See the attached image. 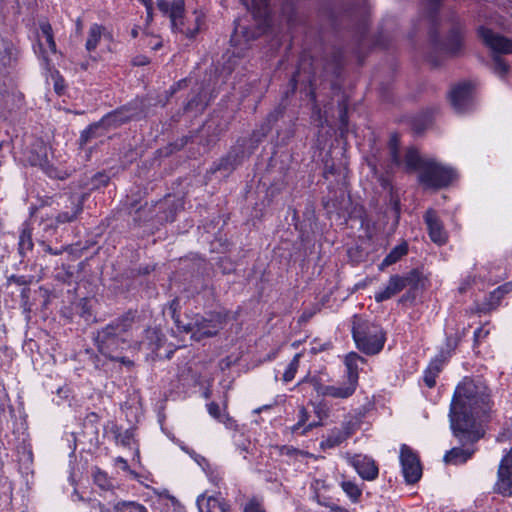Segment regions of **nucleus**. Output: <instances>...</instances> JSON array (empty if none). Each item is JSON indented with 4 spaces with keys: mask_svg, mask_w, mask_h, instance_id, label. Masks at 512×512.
I'll list each match as a JSON object with an SVG mask.
<instances>
[{
    "mask_svg": "<svg viewBox=\"0 0 512 512\" xmlns=\"http://www.w3.org/2000/svg\"><path fill=\"white\" fill-rule=\"evenodd\" d=\"M462 47V37L458 30L452 31L446 49L451 54H456Z\"/></svg>",
    "mask_w": 512,
    "mask_h": 512,
    "instance_id": "obj_33",
    "label": "nucleus"
},
{
    "mask_svg": "<svg viewBox=\"0 0 512 512\" xmlns=\"http://www.w3.org/2000/svg\"><path fill=\"white\" fill-rule=\"evenodd\" d=\"M449 98L451 105L457 112L468 111L472 106V85L463 82L454 86L450 91Z\"/></svg>",
    "mask_w": 512,
    "mask_h": 512,
    "instance_id": "obj_10",
    "label": "nucleus"
},
{
    "mask_svg": "<svg viewBox=\"0 0 512 512\" xmlns=\"http://www.w3.org/2000/svg\"><path fill=\"white\" fill-rule=\"evenodd\" d=\"M245 5L247 10L251 11L254 19L258 24V29L256 32L251 33L248 29L241 27L240 24H237L235 27L236 33H243L244 36L249 40L256 38L260 34L264 33L269 26V8H268V0H241Z\"/></svg>",
    "mask_w": 512,
    "mask_h": 512,
    "instance_id": "obj_7",
    "label": "nucleus"
},
{
    "mask_svg": "<svg viewBox=\"0 0 512 512\" xmlns=\"http://www.w3.org/2000/svg\"><path fill=\"white\" fill-rule=\"evenodd\" d=\"M315 412H316V414H317V416H318V418H319V420H318V421H319L320 423H321V421H322V419H323L324 417H327V413H326L325 411H323V410L320 408V406H318V407L315 409Z\"/></svg>",
    "mask_w": 512,
    "mask_h": 512,
    "instance_id": "obj_48",
    "label": "nucleus"
},
{
    "mask_svg": "<svg viewBox=\"0 0 512 512\" xmlns=\"http://www.w3.org/2000/svg\"><path fill=\"white\" fill-rule=\"evenodd\" d=\"M456 177L457 173L452 167L429 158L421 166L419 182L425 188L440 189L451 184Z\"/></svg>",
    "mask_w": 512,
    "mask_h": 512,
    "instance_id": "obj_6",
    "label": "nucleus"
},
{
    "mask_svg": "<svg viewBox=\"0 0 512 512\" xmlns=\"http://www.w3.org/2000/svg\"><path fill=\"white\" fill-rule=\"evenodd\" d=\"M207 407H208V412H209V414H210L212 417H214V418L218 419L219 421H221V422L225 423L227 426H230L231 421H232V420H231V418H230V417H228V416H227V415H225V414H223V415H222V414L220 413V408H219L218 404H216V403H210V404H208V406H207Z\"/></svg>",
    "mask_w": 512,
    "mask_h": 512,
    "instance_id": "obj_36",
    "label": "nucleus"
},
{
    "mask_svg": "<svg viewBox=\"0 0 512 512\" xmlns=\"http://www.w3.org/2000/svg\"><path fill=\"white\" fill-rule=\"evenodd\" d=\"M341 488L352 502H357L362 494L361 489L352 481L344 480Z\"/></svg>",
    "mask_w": 512,
    "mask_h": 512,
    "instance_id": "obj_30",
    "label": "nucleus"
},
{
    "mask_svg": "<svg viewBox=\"0 0 512 512\" xmlns=\"http://www.w3.org/2000/svg\"><path fill=\"white\" fill-rule=\"evenodd\" d=\"M138 1L141 2L143 5H148L151 0H138Z\"/></svg>",
    "mask_w": 512,
    "mask_h": 512,
    "instance_id": "obj_55",
    "label": "nucleus"
},
{
    "mask_svg": "<svg viewBox=\"0 0 512 512\" xmlns=\"http://www.w3.org/2000/svg\"><path fill=\"white\" fill-rule=\"evenodd\" d=\"M183 22L186 27H188V26L193 27L194 26V12L192 13L191 16H185L183 14Z\"/></svg>",
    "mask_w": 512,
    "mask_h": 512,
    "instance_id": "obj_47",
    "label": "nucleus"
},
{
    "mask_svg": "<svg viewBox=\"0 0 512 512\" xmlns=\"http://www.w3.org/2000/svg\"><path fill=\"white\" fill-rule=\"evenodd\" d=\"M407 252H408V245L406 243H401V244L397 245L383 259L382 263L379 266L380 270H383L385 267H388V266L396 263L404 255H406Z\"/></svg>",
    "mask_w": 512,
    "mask_h": 512,
    "instance_id": "obj_21",
    "label": "nucleus"
},
{
    "mask_svg": "<svg viewBox=\"0 0 512 512\" xmlns=\"http://www.w3.org/2000/svg\"><path fill=\"white\" fill-rule=\"evenodd\" d=\"M102 36H105V28L97 23L90 26L85 48L88 52L95 51Z\"/></svg>",
    "mask_w": 512,
    "mask_h": 512,
    "instance_id": "obj_19",
    "label": "nucleus"
},
{
    "mask_svg": "<svg viewBox=\"0 0 512 512\" xmlns=\"http://www.w3.org/2000/svg\"><path fill=\"white\" fill-rule=\"evenodd\" d=\"M429 159H423L420 157L418 151L414 148H409L405 154V166L408 170H419L421 172V166Z\"/></svg>",
    "mask_w": 512,
    "mask_h": 512,
    "instance_id": "obj_23",
    "label": "nucleus"
},
{
    "mask_svg": "<svg viewBox=\"0 0 512 512\" xmlns=\"http://www.w3.org/2000/svg\"><path fill=\"white\" fill-rule=\"evenodd\" d=\"M39 47L42 51L43 58L47 61L48 54L56 53V44L54 41L52 27L48 22L40 24Z\"/></svg>",
    "mask_w": 512,
    "mask_h": 512,
    "instance_id": "obj_15",
    "label": "nucleus"
},
{
    "mask_svg": "<svg viewBox=\"0 0 512 512\" xmlns=\"http://www.w3.org/2000/svg\"><path fill=\"white\" fill-rule=\"evenodd\" d=\"M498 278H500V276H494V277L490 276V277L487 278V280L489 282H496L498 280Z\"/></svg>",
    "mask_w": 512,
    "mask_h": 512,
    "instance_id": "obj_52",
    "label": "nucleus"
},
{
    "mask_svg": "<svg viewBox=\"0 0 512 512\" xmlns=\"http://www.w3.org/2000/svg\"><path fill=\"white\" fill-rule=\"evenodd\" d=\"M301 384H309L321 396H323L324 389L327 388V385L321 383L320 377L315 375L306 377Z\"/></svg>",
    "mask_w": 512,
    "mask_h": 512,
    "instance_id": "obj_35",
    "label": "nucleus"
},
{
    "mask_svg": "<svg viewBox=\"0 0 512 512\" xmlns=\"http://www.w3.org/2000/svg\"><path fill=\"white\" fill-rule=\"evenodd\" d=\"M400 464L402 474L408 484L418 482L422 476V467L418 456L412 451L410 447L403 444L400 449Z\"/></svg>",
    "mask_w": 512,
    "mask_h": 512,
    "instance_id": "obj_8",
    "label": "nucleus"
},
{
    "mask_svg": "<svg viewBox=\"0 0 512 512\" xmlns=\"http://www.w3.org/2000/svg\"><path fill=\"white\" fill-rule=\"evenodd\" d=\"M114 512H141L143 505L134 501H113L110 503Z\"/></svg>",
    "mask_w": 512,
    "mask_h": 512,
    "instance_id": "obj_26",
    "label": "nucleus"
},
{
    "mask_svg": "<svg viewBox=\"0 0 512 512\" xmlns=\"http://www.w3.org/2000/svg\"><path fill=\"white\" fill-rule=\"evenodd\" d=\"M353 425L348 422L343 424V431L331 434L325 441V445L329 448L335 447L346 440L353 432Z\"/></svg>",
    "mask_w": 512,
    "mask_h": 512,
    "instance_id": "obj_22",
    "label": "nucleus"
},
{
    "mask_svg": "<svg viewBox=\"0 0 512 512\" xmlns=\"http://www.w3.org/2000/svg\"><path fill=\"white\" fill-rule=\"evenodd\" d=\"M348 463L363 480L373 481L378 477L379 470L375 461L366 455L350 456L348 457Z\"/></svg>",
    "mask_w": 512,
    "mask_h": 512,
    "instance_id": "obj_12",
    "label": "nucleus"
},
{
    "mask_svg": "<svg viewBox=\"0 0 512 512\" xmlns=\"http://www.w3.org/2000/svg\"><path fill=\"white\" fill-rule=\"evenodd\" d=\"M159 47H160V44H159V43H158V44H156V45L154 46V48H155V49H157V48H159Z\"/></svg>",
    "mask_w": 512,
    "mask_h": 512,
    "instance_id": "obj_61",
    "label": "nucleus"
},
{
    "mask_svg": "<svg viewBox=\"0 0 512 512\" xmlns=\"http://www.w3.org/2000/svg\"><path fill=\"white\" fill-rule=\"evenodd\" d=\"M312 314L311 313H306L304 312L303 315H302V318H305V319H308L309 317H311Z\"/></svg>",
    "mask_w": 512,
    "mask_h": 512,
    "instance_id": "obj_54",
    "label": "nucleus"
},
{
    "mask_svg": "<svg viewBox=\"0 0 512 512\" xmlns=\"http://www.w3.org/2000/svg\"><path fill=\"white\" fill-rule=\"evenodd\" d=\"M244 512H264V509L260 502L252 499L245 505Z\"/></svg>",
    "mask_w": 512,
    "mask_h": 512,
    "instance_id": "obj_40",
    "label": "nucleus"
},
{
    "mask_svg": "<svg viewBox=\"0 0 512 512\" xmlns=\"http://www.w3.org/2000/svg\"><path fill=\"white\" fill-rule=\"evenodd\" d=\"M135 64H137V65H143V64H145V62L143 61V59H140V61H139V62H135Z\"/></svg>",
    "mask_w": 512,
    "mask_h": 512,
    "instance_id": "obj_57",
    "label": "nucleus"
},
{
    "mask_svg": "<svg viewBox=\"0 0 512 512\" xmlns=\"http://www.w3.org/2000/svg\"><path fill=\"white\" fill-rule=\"evenodd\" d=\"M146 8V21L147 23H150L153 20V2L152 0L149 2L148 5H144Z\"/></svg>",
    "mask_w": 512,
    "mask_h": 512,
    "instance_id": "obj_45",
    "label": "nucleus"
},
{
    "mask_svg": "<svg viewBox=\"0 0 512 512\" xmlns=\"http://www.w3.org/2000/svg\"><path fill=\"white\" fill-rule=\"evenodd\" d=\"M408 284V278L400 275H392L388 283L377 291L374 299L377 303L386 301L400 293Z\"/></svg>",
    "mask_w": 512,
    "mask_h": 512,
    "instance_id": "obj_13",
    "label": "nucleus"
},
{
    "mask_svg": "<svg viewBox=\"0 0 512 512\" xmlns=\"http://www.w3.org/2000/svg\"><path fill=\"white\" fill-rule=\"evenodd\" d=\"M363 359L356 353H350L345 358V365L347 369L346 378L349 379L351 374H355L356 382L358 383V362H362Z\"/></svg>",
    "mask_w": 512,
    "mask_h": 512,
    "instance_id": "obj_27",
    "label": "nucleus"
},
{
    "mask_svg": "<svg viewBox=\"0 0 512 512\" xmlns=\"http://www.w3.org/2000/svg\"><path fill=\"white\" fill-rule=\"evenodd\" d=\"M503 437H504V435H501V436H499V437L497 438V440H498V441H502V440H503Z\"/></svg>",
    "mask_w": 512,
    "mask_h": 512,
    "instance_id": "obj_59",
    "label": "nucleus"
},
{
    "mask_svg": "<svg viewBox=\"0 0 512 512\" xmlns=\"http://www.w3.org/2000/svg\"><path fill=\"white\" fill-rule=\"evenodd\" d=\"M82 212V204L78 202L71 211H64L58 214L56 223H68L74 221Z\"/></svg>",
    "mask_w": 512,
    "mask_h": 512,
    "instance_id": "obj_31",
    "label": "nucleus"
},
{
    "mask_svg": "<svg viewBox=\"0 0 512 512\" xmlns=\"http://www.w3.org/2000/svg\"><path fill=\"white\" fill-rule=\"evenodd\" d=\"M19 252L21 255H25L26 252L30 251L33 247L32 233L29 224L24 223L19 236Z\"/></svg>",
    "mask_w": 512,
    "mask_h": 512,
    "instance_id": "obj_24",
    "label": "nucleus"
},
{
    "mask_svg": "<svg viewBox=\"0 0 512 512\" xmlns=\"http://www.w3.org/2000/svg\"><path fill=\"white\" fill-rule=\"evenodd\" d=\"M132 35H133V37H136V36H137V31H136V30H133V31H132Z\"/></svg>",
    "mask_w": 512,
    "mask_h": 512,
    "instance_id": "obj_58",
    "label": "nucleus"
},
{
    "mask_svg": "<svg viewBox=\"0 0 512 512\" xmlns=\"http://www.w3.org/2000/svg\"><path fill=\"white\" fill-rule=\"evenodd\" d=\"M424 221L427 226L428 235L430 240L438 246H442L448 241V232L437 213L433 209L426 211Z\"/></svg>",
    "mask_w": 512,
    "mask_h": 512,
    "instance_id": "obj_9",
    "label": "nucleus"
},
{
    "mask_svg": "<svg viewBox=\"0 0 512 512\" xmlns=\"http://www.w3.org/2000/svg\"><path fill=\"white\" fill-rule=\"evenodd\" d=\"M512 474V448L506 452L498 466L497 478Z\"/></svg>",
    "mask_w": 512,
    "mask_h": 512,
    "instance_id": "obj_28",
    "label": "nucleus"
},
{
    "mask_svg": "<svg viewBox=\"0 0 512 512\" xmlns=\"http://www.w3.org/2000/svg\"><path fill=\"white\" fill-rule=\"evenodd\" d=\"M196 504L200 512H211L214 508H218L221 512L231 511V506L228 502L220 500L215 496H206L205 494H201L197 497Z\"/></svg>",
    "mask_w": 512,
    "mask_h": 512,
    "instance_id": "obj_17",
    "label": "nucleus"
},
{
    "mask_svg": "<svg viewBox=\"0 0 512 512\" xmlns=\"http://www.w3.org/2000/svg\"><path fill=\"white\" fill-rule=\"evenodd\" d=\"M443 366V361L436 357L433 359L426 370L424 371V382L429 387L432 388L436 384V378L440 373Z\"/></svg>",
    "mask_w": 512,
    "mask_h": 512,
    "instance_id": "obj_20",
    "label": "nucleus"
},
{
    "mask_svg": "<svg viewBox=\"0 0 512 512\" xmlns=\"http://www.w3.org/2000/svg\"><path fill=\"white\" fill-rule=\"evenodd\" d=\"M490 410L488 387L480 380L464 378L455 391L450 405V426L453 435L464 447H454L444 455V462L465 463L474 453L472 445L483 436L478 419Z\"/></svg>",
    "mask_w": 512,
    "mask_h": 512,
    "instance_id": "obj_1",
    "label": "nucleus"
},
{
    "mask_svg": "<svg viewBox=\"0 0 512 512\" xmlns=\"http://www.w3.org/2000/svg\"><path fill=\"white\" fill-rule=\"evenodd\" d=\"M488 334V331H485L483 328H478L474 332L475 341H478L481 338H484Z\"/></svg>",
    "mask_w": 512,
    "mask_h": 512,
    "instance_id": "obj_46",
    "label": "nucleus"
},
{
    "mask_svg": "<svg viewBox=\"0 0 512 512\" xmlns=\"http://www.w3.org/2000/svg\"><path fill=\"white\" fill-rule=\"evenodd\" d=\"M494 491L504 497H512V474L497 478Z\"/></svg>",
    "mask_w": 512,
    "mask_h": 512,
    "instance_id": "obj_25",
    "label": "nucleus"
},
{
    "mask_svg": "<svg viewBox=\"0 0 512 512\" xmlns=\"http://www.w3.org/2000/svg\"><path fill=\"white\" fill-rule=\"evenodd\" d=\"M309 412L304 406H300L297 414V422L289 429L291 433L298 435H305L315 427L321 425L319 421L308 422Z\"/></svg>",
    "mask_w": 512,
    "mask_h": 512,
    "instance_id": "obj_16",
    "label": "nucleus"
},
{
    "mask_svg": "<svg viewBox=\"0 0 512 512\" xmlns=\"http://www.w3.org/2000/svg\"><path fill=\"white\" fill-rule=\"evenodd\" d=\"M157 7L164 15L169 16L172 30L185 35L187 38H194L203 24L204 14L201 11L194 10V26H185L183 22L185 8L183 0H174L171 4L167 0H157Z\"/></svg>",
    "mask_w": 512,
    "mask_h": 512,
    "instance_id": "obj_5",
    "label": "nucleus"
},
{
    "mask_svg": "<svg viewBox=\"0 0 512 512\" xmlns=\"http://www.w3.org/2000/svg\"><path fill=\"white\" fill-rule=\"evenodd\" d=\"M99 509L101 512H112L110 508L106 507L104 504H99Z\"/></svg>",
    "mask_w": 512,
    "mask_h": 512,
    "instance_id": "obj_49",
    "label": "nucleus"
},
{
    "mask_svg": "<svg viewBox=\"0 0 512 512\" xmlns=\"http://www.w3.org/2000/svg\"><path fill=\"white\" fill-rule=\"evenodd\" d=\"M191 456L194 458L195 462L205 471L211 483L218 486L222 482L223 474L217 469H213L203 456L194 452L191 453Z\"/></svg>",
    "mask_w": 512,
    "mask_h": 512,
    "instance_id": "obj_18",
    "label": "nucleus"
},
{
    "mask_svg": "<svg viewBox=\"0 0 512 512\" xmlns=\"http://www.w3.org/2000/svg\"><path fill=\"white\" fill-rule=\"evenodd\" d=\"M177 305L178 303H171L174 322L180 332L190 333L191 339L195 341L212 337L223 327L225 318L220 314H210L208 318L195 315L188 322L183 323L178 316H176Z\"/></svg>",
    "mask_w": 512,
    "mask_h": 512,
    "instance_id": "obj_3",
    "label": "nucleus"
},
{
    "mask_svg": "<svg viewBox=\"0 0 512 512\" xmlns=\"http://www.w3.org/2000/svg\"><path fill=\"white\" fill-rule=\"evenodd\" d=\"M135 64H137V65H143V64H145V62L143 61V59H140V61H139V62H135Z\"/></svg>",
    "mask_w": 512,
    "mask_h": 512,
    "instance_id": "obj_56",
    "label": "nucleus"
},
{
    "mask_svg": "<svg viewBox=\"0 0 512 512\" xmlns=\"http://www.w3.org/2000/svg\"><path fill=\"white\" fill-rule=\"evenodd\" d=\"M341 122H342L343 124L346 122V112H345V111H343V112L341 113Z\"/></svg>",
    "mask_w": 512,
    "mask_h": 512,
    "instance_id": "obj_53",
    "label": "nucleus"
},
{
    "mask_svg": "<svg viewBox=\"0 0 512 512\" xmlns=\"http://www.w3.org/2000/svg\"><path fill=\"white\" fill-rule=\"evenodd\" d=\"M495 71L501 75H504L508 71V65L499 57L494 56Z\"/></svg>",
    "mask_w": 512,
    "mask_h": 512,
    "instance_id": "obj_41",
    "label": "nucleus"
},
{
    "mask_svg": "<svg viewBox=\"0 0 512 512\" xmlns=\"http://www.w3.org/2000/svg\"><path fill=\"white\" fill-rule=\"evenodd\" d=\"M460 290H461V291H465V290H466V287L461 286V287H460Z\"/></svg>",
    "mask_w": 512,
    "mask_h": 512,
    "instance_id": "obj_60",
    "label": "nucleus"
},
{
    "mask_svg": "<svg viewBox=\"0 0 512 512\" xmlns=\"http://www.w3.org/2000/svg\"><path fill=\"white\" fill-rule=\"evenodd\" d=\"M313 501H315L318 505L329 508L331 511L335 512H348L345 509L337 506L336 504L330 502L328 499L321 497L320 495H315L313 497Z\"/></svg>",
    "mask_w": 512,
    "mask_h": 512,
    "instance_id": "obj_38",
    "label": "nucleus"
},
{
    "mask_svg": "<svg viewBox=\"0 0 512 512\" xmlns=\"http://www.w3.org/2000/svg\"><path fill=\"white\" fill-rule=\"evenodd\" d=\"M440 0H429L428 9H429V18H432L433 13L437 10L439 6Z\"/></svg>",
    "mask_w": 512,
    "mask_h": 512,
    "instance_id": "obj_44",
    "label": "nucleus"
},
{
    "mask_svg": "<svg viewBox=\"0 0 512 512\" xmlns=\"http://www.w3.org/2000/svg\"><path fill=\"white\" fill-rule=\"evenodd\" d=\"M512 290V283H506L502 286L497 287L493 292L490 293L489 297V308L495 307L503 296Z\"/></svg>",
    "mask_w": 512,
    "mask_h": 512,
    "instance_id": "obj_29",
    "label": "nucleus"
},
{
    "mask_svg": "<svg viewBox=\"0 0 512 512\" xmlns=\"http://www.w3.org/2000/svg\"><path fill=\"white\" fill-rule=\"evenodd\" d=\"M301 354H296L291 362L288 364L284 374H283V380L285 382H290L294 379L295 374L297 372V369L299 367V360H300Z\"/></svg>",
    "mask_w": 512,
    "mask_h": 512,
    "instance_id": "obj_34",
    "label": "nucleus"
},
{
    "mask_svg": "<svg viewBox=\"0 0 512 512\" xmlns=\"http://www.w3.org/2000/svg\"><path fill=\"white\" fill-rule=\"evenodd\" d=\"M31 164L32 165H39L41 166L44 170H46V172L52 176V172H50L48 170V162L45 160V159H35V160H31Z\"/></svg>",
    "mask_w": 512,
    "mask_h": 512,
    "instance_id": "obj_43",
    "label": "nucleus"
},
{
    "mask_svg": "<svg viewBox=\"0 0 512 512\" xmlns=\"http://www.w3.org/2000/svg\"><path fill=\"white\" fill-rule=\"evenodd\" d=\"M390 152L391 158L395 165H400V159L398 155V138L393 135L390 139Z\"/></svg>",
    "mask_w": 512,
    "mask_h": 512,
    "instance_id": "obj_39",
    "label": "nucleus"
},
{
    "mask_svg": "<svg viewBox=\"0 0 512 512\" xmlns=\"http://www.w3.org/2000/svg\"><path fill=\"white\" fill-rule=\"evenodd\" d=\"M122 119H118V114L117 113H114V114H109L105 117H103V119L101 120V123L100 124H96L94 126H91L87 131L86 133L88 134H92L94 132V130H96L100 125H116L118 122H121Z\"/></svg>",
    "mask_w": 512,
    "mask_h": 512,
    "instance_id": "obj_37",
    "label": "nucleus"
},
{
    "mask_svg": "<svg viewBox=\"0 0 512 512\" xmlns=\"http://www.w3.org/2000/svg\"><path fill=\"white\" fill-rule=\"evenodd\" d=\"M352 334L355 343L366 354H376L384 346L385 336L380 326L354 316Z\"/></svg>",
    "mask_w": 512,
    "mask_h": 512,
    "instance_id": "obj_4",
    "label": "nucleus"
},
{
    "mask_svg": "<svg viewBox=\"0 0 512 512\" xmlns=\"http://www.w3.org/2000/svg\"><path fill=\"white\" fill-rule=\"evenodd\" d=\"M478 34L483 42L495 53V54H509L512 53V40L494 33L490 29L480 27Z\"/></svg>",
    "mask_w": 512,
    "mask_h": 512,
    "instance_id": "obj_11",
    "label": "nucleus"
},
{
    "mask_svg": "<svg viewBox=\"0 0 512 512\" xmlns=\"http://www.w3.org/2000/svg\"><path fill=\"white\" fill-rule=\"evenodd\" d=\"M358 383L356 382L355 374L346 378V380L339 384L327 385L324 389L323 396L332 397L336 399H347L354 394Z\"/></svg>",
    "mask_w": 512,
    "mask_h": 512,
    "instance_id": "obj_14",
    "label": "nucleus"
},
{
    "mask_svg": "<svg viewBox=\"0 0 512 512\" xmlns=\"http://www.w3.org/2000/svg\"><path fill=\"white\" fill-rule=\"evenodd\" d=\"M115 463L116 465H118L122 470L128 472L133 478H136L137 477V474L136 472H134L133 470H131L129 468V465L127 463V461L122 458V457H118L115 459Z\"/></svg>",
    "mask_w": 512,
    "mask_h": 512,
    "instance_id": "obj_42",
    "label": "nucleus"
},
{
    "mask_svg": "<svg viewBox=\"0 0 512 512\" xmlns=\"http://www.w3.org/2000/svg\"><path fill=\"white\" fill-rule=\"evenodd\" d=\"M380 181H381V185H382L384 188H388V187L390 186V184H389L388 180L381 178V179H380Z\"/></svg>",
    "mask_w": 512,
    "mask_h": 512,
    "instance_id": "obj_51",
    "label": "nucleus"
},
{
    "mask_svg": "<svg viewBox=\"0 0 512 512\" xmlns=\"http://www.w3.org/2000/svg\"><path fill=\"white\" fill-rule=\"evenodd\" d=\"M131 321L122 319L103 328L97 336L99 352L111 361H119L124 365H132V361L121 356V352L130 346Z\"/></svg>",
    "mask_w": 512,
    "mask_h": 512,
    "instance_id": "obj_2",
    "label": "nucleus"
},
{
    "mask_svg": "<svg viewBox=\"0 0 512 512\" xmlns=\"http://www.w3.org/2000/svg\"><path fill=\"white\" fill-rule=\"evenodd\" d=\"M94 483L104 492L109 491L113 488V483L107 474L99 469L93 473Z\"/></svg>",
    "mask_w": 512,
    "mask_h": 512,
    "instance_id": "obj_32",
    "label": "nucleus"
},
{
    "mask_svg": "<svg viewBox=\"0 0 512 512\" xmlns=\"http://www.w3.org/2000/svg\"><path fill=\"white\" fill-rule=\"evenodd\" d=\"M270 407H271L270 405H264V406H262V407H260V408H257L254 412H255V413H260L261 411H263V410H267V409H269Z\"/></svg>",
    "mask_w": 512,
    "mask_h": 512,
    "instance_id": "obj_50",
    "label": "nucleus"
},
{
    "mask_svg": "<svg viewBox=\"0 0 512 512\" xmlns=\"http://www.w3.org/2000/svg\"><path fill=\"white\" fill-rule=\"evenodd\" d=\"M48 251L52 253V250L50 248L48 249ZM53 254L57 255V252H53Z\"/></svg>",
    "mask_w": 512,
    "mask_h": 512,
    "instance_id": "obj_62",
    "label": "nucleus"
}]
</instances>
